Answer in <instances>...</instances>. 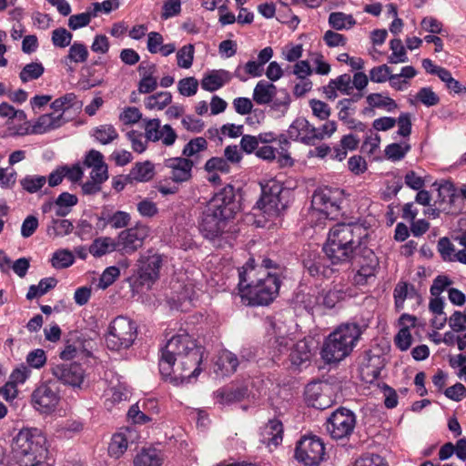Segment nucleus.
Here are the masks:
<instances>
[{
	"label": "nucleus",
	"mask_w": 466,
	"mask_h": 466,
	"mask_svg": "<svg viewBox=\"0 0 466 466\" xmlns=\"http://www.w3.org/2000/svg\"><path fill=\"white\" fill-rule=\"evenodd\" d=\"M449 326L453 332L466 330V313L456 310L449 318Z\"/></svg>",
	"instance_id": "nucleus-63"
},
{
	"label": "nucleus",
	"mask_w": 466,
	"mask_h": 466,
	"mask_svg": "<svg viewBox=\"0 0 466 466\" xmlns=\"http://www.w3.org/2000/svg\"><path fill=\"white\" fill-rule=\"evenodd\" d=\"M366 102L374 108L384 109L387 112H393L398 108V104L391 97L382 93H370L366 96Z\"/></svg>",
	"instance_id": "nucleus-33"
},
{
	"label": "nucleus",
	"mask_w": 466,
	"mask_h": 466,
	"mask_svg": "<svg viewBox=\"0 0 466 466\" xmlns=\"http://www.w3.org/2000/svg\"><path fill=\"white\" fill-rule=\"evenodd\" d=\"M57 284L55 278L42 279L38 285H31L26 294V299L31 300L35 298L41 297L54 289Z\"/></svg>",
	"instance_id": "nucleus-42"
},
{
	"label": "nucleus",
	"mask_w": 466,
	"mask_h": 466,
	"mask_svg": "<svg viewBox=\"0 0 466 466\" xmlns=\"http://www.w3.org/2000/svg\"><path fill=\"white\" fill-rule=\"evenodd\" d=\"M31 400L35 410L49 413L56 407L59 397L48 384L42 383L33 391Z\"/></svg>",
	"instance_id": "nucleus-19"
},
{
	"label": "nucleus",
	"mask_w": 466,
	"mask_h": 466,
	"mask_svg": "<svg viewBox=\"0 0 466 466\" xmlns=\"http://www.w3.org/2000/svg\"><path fill=\"white\" fill-rule=\"evenodd\" d=\"M391 55L389 56V62L390 64L404 63L408 61L405 48L402 42L399 38H394L390 43Z\"/></svg>",
	"instance_id": "nucleus-47"
},
{
	"label": "nucleus",
	"mask_w": 466,
	"mask_h": 466,
	"mask_svg": "<svg viewBox=\"0 0 466 466\" xmlns=\"http://www.w3.org/2000/svg\"><path fill=\"white\" fill-rule=\"evenodd\" d=\"M149 228L146 225H137L122 230L117 238V250L126 254L134 253L142 247L145 239L148 237Z\"/></svg>",
	"instance_id": "nucleus-14"
},
{
	"label": "nucleus",
	"mask_w": 466,
	"mask_h": 466,
	"mask_svg": "<svg viewBox=\"0 0 466 466\" xmlns=\"http://www.w3.org/2000/svg\"><path fill=\"white\" fill-rule=\"evenodd\" d=\"M260 186L261 197L257 202L256 208L268 218L278 217L286 207L281 199L282 184L276 179H269L265 183H260Z\"/></svg>",
	"instance_id": "nucleus-8"
},
{
	"label": "nucleus",
	"mask_w": 466,
	"mask_h": 466,
	"mask_svg": "<svg viewBox=\"0 0 466 466\" xmlns=\"http://www.w3.org/2000/svg\"><path fill=\"white\" fill-rule=\"evenodd\" d=\"M11 453L19 466H38L47 459L46 438L37 428H23L12 440Z\"/></svg>",
	"instance_id": "nucleus-4"
},
{
	"label": "nucleus",
	"mask_w": 466,
	"mask_h": 466,
	"mask_svg": "<svg viewBox=\"0 0 466 466\" xmlns=\"http://www.w3.org/2000/svg\"><path fill=\"white\" fill-rule=\"evenodd\" d=\"M342 201V191L339 189L319 188L312 196L311 207L327 218L335 219L339 214Z\"/></svg>",
	"instance_id": "nucleus-9"
},
{
	"label": "nucleus",
	"mask_w": 466,
	"mask_h": 466,
	"mask_svg": "<svg viewBox=\"0 0 466 466\" xmlns=\"http://www.w3.org/2000/svg\"><path fill=\"white\" fill-rule=\"evenodd\" d=\"M438 250L445 261H454L455 248L451 240L444 237L438 241Z\"/></svg>",
	"instance_id": "nucleus-62"
},
{
	"label": "nucleus",
	"mask_w": 466,
	"mask_h": 466,
	"mask_svg": "<svg viewBox=\"0 0 466 466\" xmlns=\"http://www.w3.org/2000/svg\"><path fill=\"white\" fill-rule=\"evenodd\" d=\"M195 47L192 44L182 46L177 52V66L181 68L191 67L194 60Z\"/></svg>",
	"instance_id": "nucleus-48"
},
{
	"label": "nucleus",
	"mask_w": 466,
	"mask_h": 466,
	"mask_svg": "<svg viewBox=\"0 0 466 466\" xmlns=\"http://www.w3.org/2000/svg\"><path fill=\"white\" fill-rule=\"evenodd\" d=\"M93 137L103 145H107L118 137L116 129L112 125H100L93 129Z\"/></svg>",
	"instance_id": "nucleus-41"
},
{
	"label": "nucleus",
	"mask_w": 466,
	"mask_h": 466,
	"mask_svg": "<svg viewBox=\"0 0 466 466\" xmlns=\"http://www.w3.org/2000/svg\"><path fill=\"white\" fill-rule=\"evenodd\" d=\"M69 121L63 114H56L55 111L50 114H44L38 117L32 127V133L45 134L57 129Z\"/></svg>",
	"instance_id": "nucleus-21"
},
{
	"label": "nucleus",
	"mask_w": 466,
	"mask_h": 466,
	"mask_svg": "<svg viewBox=\"0 0 466 466\" xmlns=\"http://www.w3.org/2000/svg\"><path fill=\"white\" fill-rule=\"evenodd\" d=\"M238 292L250 306H266L278 296L281 280L276 274L254 265L249 259L238 269Z\"/></svg>",
	"instance_id": "nucleus-3"
},
{
	"label": "nucleus",
	"mask_w": 466,
	"mask_h": 466,
	"mask_svg": "<svg viewBox=\"0 0 466 466\" xmlns=\"http://www.w3.org/2000/svg\"><path fill=\"white\" fill-rule=\"evenodd\" d=\"M208 149V141L205 137H198L190 139L182 150V156L185 158L194 159L195 164L198 163L199 154Z\"/></svg>",
	"instance_id": "nucleus-31"
},
{
	"label": "nucleus",
	"mask_w": 466,
	"mask_h": 466,
	"mask_svg": "<svg viewBox=\"0 0 466 466\" xmlns=\"http://www.w3.org/2000/svg\"><path fill=\"white\" fill-rule=\"evenodd\" d=\"M366 229L355 223H338L329 229L322 250L324 256L309 255L303 260L309 274L315 278L329 279L337 270L334 266L349 262L360 246Z\"/></svg>",
	"instance_id": "nucleus-1"
},
{
	"label": "nucleus",
	"mask_w": 466,
	"mask_h": 466,
	"mask_svg": "<svg viewBox=\"0 0 466 466\" xmlns=\"http://www.w3.org/2000/svg\"><path fill=\"white\" fill-rule=\"evenodd\" d=\"M416 295V290L412 285L406 282H399L393 292L395 306L398 309L403 308L404 301L407 298H412Z\"/></svg>",
	"instance_id": "nucleus-44"
},
{
	"label": "nucleus",
	"mask_w": 466,
	"mask_h": 466,
	"mask_svg": "<svg viewBox=\"0 0 466 466\" xmlns=\"http://www.w3.org/2000/svg\"><path fill=\"white\" fill-rule=\"evenodd\" d=\"M362 334L361 328L356 323L339 326L324 340L321 358L327 363H336L349 356Z\"/></svg>",
	"instance_id": "nucleus-5"
},
{
	"label": "nucleus",
	"mask_w": 466,
	"mask_h": 466,
	"mask_svg": "<svg viewBox=\"0 0 466 466\" xmlns=\"http://www.w3.org/2000/svg\"><path fill=\"white\" fill-rule=\"evenodd\" d=\"M161 266L160 255L151 252L142 255L138 260L137 284L149 289L158 279Z\"/></svg>",
	"instance_id": "nucleus-13"
},
{
	"label": "nucleus",
	"mask_w": 466,
	"mask_h": 466,
	"mask_svg": "<svg viewBox=\"0 0 466 466\" xmlns=\"http://www.w3.org/2000/svg\"><path fill=\"white\" fill-rule=\"evenodd\" d=\"M247 395L245 388H223L215 392V397L220 404H231L242 400Z\"/></svg>",
	"instance_id": "nucleus-32"
},
{
	"label": "nucleus",
	"mask_w": 466,
	"mask_h": 466,
	"mask_svg": "<svg viewBox=\"0 0 466 466\" xmlns=\"http://www.w3.org/2000/svg\"><path fill=\"white\" fill-rule=\"evenodd\" d=\"M82 107V102L77 100L76 96L74 93H66V95L55 99L51 104V108L56 114H66L70 109L80 110Z\"/></svg>",
	"instance_id": "nucleus-25"
},
{
	"label": "nucleus",
	"mask_w": 466,
	"mask_h": 466,
	"mask_svg": "<svg viewBox=\"0 0 466 466\" xmlns=\"http://www.w3.org/2000/svg\"><path fill=\"white\" fill-rule=\"evenodd\" d=\"M199 231L209 241L228 239L234 233V220L205 207L198 221Z\"/></svg>",
	"instance_id": "nucleus-6"
},
{
	"label": "nucleus",
	"mask_w": 466,
	"mask_h": 466,
	"mask_svg": "<svg viewBox=\"0 0 466 466\" xmlns=\"http://www.w3.org/2000/svg\"><path fill=\"white\" fill-rule=\"evenodd\" d=\"M73 35L66 28L59 27L52 32V43L55 46L65 48L70 45Z\"/></svg>",
	"instance_id": "nucleus-55"
},
{
	"label": "nucleus",
	"mask_w": 466,
	"mask_h": 466,
	"mask_svg": "<svg viewBox=\"0 0 466 466\" xmlns=\"http://www.w3.org/2000/svg\"><path fill=\"white\" fill-rule=\"evenodd\" d=\"M88 50L86 46L79 42H75L70 46L68 54L63 59V63L68 65L69 63H85L88 57Z\"/></svg>",
	"instance_id": "nucleus-38"
},
{
	"label": "nucleus",
	"mask_w": 466,
	"mask_h": 466,
	"mask_svg": "<svg viewBox=\"0 0 466 466\" xmlns=\"http://www.w3.org/2000/svg\"><path fill=\"white\" fill-rule=\"evenodd\" d=\"M346 297V289L343 284L339 283L332 289L324 292L320 296L321 304L328 309H332L335 305L343 300Z\"/></svg>",
	"instance_id": "nucleus-35"
},
{
	"label": "nucleus",
	"mask_w": 466,
	"mask_h": 466,
	"mask_svg": "<svg viewBox=\"0 0 466 466\" xmlns=\"http://www.w3.org/2000/svg\"><path fill=\"white\" fill-rule=\"evenodd\" d=\"M207 208L218 212L219 216H224L235 220L237 213L240 209V204L237 200L235 188L231 185H227L207 203Z\"/></svg>",
	"instance_id": "nucleus-12"
},
{
	"label": "nucleus",
	"mask_w": 466,
	"mask_h": 466,
	"mask_svg": "<svg viewBox=\"0 0 466 466\" xmlns=\"http://www.w3.org/2000/svg\"><path fill=\"white\" fill-rule=\"evenodd\" d=\"M290 101V96L289 95V93L286 92L285 90H282L279 96L276 95L272 98V101L270 102V107L272 110L277 111L281 115H284L289 107Z\"/></svg>",
	"instance_id": "nucleus-54"
},
{
	"label": "nucleus",
	"mask_w": 466,
	"mask_h": 466,
	"mask_svg": "<svg viewBox=\"0 0 466 466\" xmlns=\"http://www.w3.org/2000/svg\"><path fill=\"white\" fill-rule=\"evenodd\" d=\"M172 102V95L170 92L162 91L148 96L145 99V106L147 109L162 110Z\"/></svg>",
	"instance_id": "nucleus-40"
},
{
	"label": "nucleus",
	"mask_w": 466,
	"mask_h": 466,
	"mask_svg": "<svg viewBox=\"0 0 466 466\" xmlns=\"http://www.w3.org/2000/svg\"><path fill=\"white\" fill-rule=\"evenodd\" d=\"M289 357L291 364L298 367L309 361L311 351L308 341L301 339L293 343Z\"/></svg>",
	"instance_id": "nucleus-27"
},
{
	"label": "nucleus",
	"mask_w": 466,
	"mask_h": 466,
	"mask_svg": "<svg viewBox=\"0 0 466 466\" xmlns=\"http://www.w3.org/2000/svg\"><path fill=\"white\" fill-rule=\"evenodd\" d=\"M223 375H228L236 371L238 360L235 354L228 350L222 351L216 362Z\"/></svg>",
	"instance_id": "nucleus-39"
},
{
	"label": "nucleus",
	"mask_w": 466,
	"mask_h": 466,
	"mask_svg": "<svg viewBox=\"0 0 466 466\" xmlns=\"http://www.w3.org/2000/svg\"><path fill=\"white\" fill-rule=\"evenodd\" d=\"M399 78V75H392L391 69L387 65H380L378 66H374L370 71V80L373 83H385L386 81H390V86L397 89L401 90L400 86H397V79Z\"/></svg>",
	"instance_id": "nucleus-28"
},
{
	"label": "nucleus",
	"mask_w": 466,
	"mask_h": 466,
	"mask_svg": "<svg viewBox=\"0 0 466 466\" xmlns=\"http://www.w3.org/2000/svg\"><path fill=\"white\" fill-rule=\"evenodd\" d=\"M117 249L116 243L111 238L104 237L96 238L90 245L88 251L96 258H100L106 253Z\"/></svg>",
	"instance_id": "nucleus-36"
},
{
	"label": "nucleus",
	"mask_w": 466,
	"mask_h": 466,
	"mask_svg": "<svg viewBox=\"0 0 466 466\" xmlns=\"http://www.w3.org/2000/svg\"><path fill=\"white\" fill-rule=\"evenodd\" d=\"M155 176V166L152 162L146 160L136 163L128 173L129 179L136 182H147Z\"/></svg>",
	"instance_id": "nucleus-26"
},
{
	"label": "nucleus",
	"mask_w": 466,
	"mask_h": 466,
	"mask_svg": "<svg viewBox=\"0 0 466 466\" xmlns=\"http://www.w3.org/2000/svg\"><path fill=\"white\" fill-rule=\"evenodd\" d=\"M164 458L157 449H144L134 459V466H161Z\"/></svg>",
	"instance_id": "nucleus-30"
},
{
	"label": "nucleus",
	"mask_w": 466,
	"mask_h": 466,
	"mask_svg": "<svg viewBox=\"0 0 466 466\" xmlns=\"http://www.w3.org/2000/svg\"><path fill=\"white\" fill-rule=\"evenodd\" d=\"M45 67L40 62H32L25 65L19 73V78L23 83L36 80L43 76Z\"/></svg>",
	"instance_id": "nucleus-43"
},
{
	"label": "nucleus",
	"mask_w": 466,
	"mask_h": 466,
	"mask_svg": "<svg viewBox=\"0 0 466 466\" xmlns=\"http://www.w3.org/2000/svg\"><path fill=\"white\" fill-rule=\"evenodd\" d=\"M127 137L128 140L131 142L132 148L135 152L142 153L147 147L148 140L145 137V134L131 130L127 132Z\"/></svg>",
	"instance_id": "nucleus-56"
},
{
	"label": "nucleus",
	"mask_w": 466,
	"mask_h": 466,
	"mask_svg": "<svg viewBox=\"0 0 466 466\" xmlns=\"http://www.w3.org/2000/svg\"><path fill=\"white\" fill-rule=\"evenodd\" d=\"M133 431L129 428H122L115 433L108 446L110 456L119 458L127 451L128 442L132 438Z\"/></svg>",
	"instance_id": "nucleus-23"
},
{
	"label": "nucleus",
	"mask_w": 466,
	"mask_h": 466,
	"mask_svg": "<svg viewBox=\"0 0 466 466\" xmlns=\"http://www.w3.org/2000/svg\"><path fill=\"white\" fill-rule=\"evenodd\" d=\"M324 456L325 447L319 438L304 436L298 441L295 457L303 466H319Z\"/></svg>",
	"instance_id": "nucleus-10"
},
{
	"label": "nucleus",
	"mask_w": 466,
	"mask_h": 466,
	"mask_svg": "<svg viewBox=\"0 0 466 466\" xmlns=\"http://www.w3.org/2000/svg\"><path fill=\"white\" fill-rule=\"evenodd\" d=\"M329 23L336 30L350 28L356 24V20L351 15L342 12H334L329 15Z\"/></svg>",
	"instance_id": "nucleus-45"
},
{
	"label": "nucleus",
	"mask_w": 466,
	"mask_h": 466,
	"mask_svg": "<svg viewBox=\"0 0 466 466\" xmlns=\"http://www.w3.org/2000/svg\"><path fill=\"white\" fill-rule=\"evenodd\" d=\"M354 466H388V463L381 456L371 453L357 460Z\"/></svg>",
	"instance_id": "nucleus-64"
},
{
	"label": "nucleus",
	"mask_w": 466,
	"mask_h": 466,
	"mask_svg": "<svg viewBox=\"0 0 466 466\" xmlns=\"http://www.w3.org/2000/svg\"><path fill=\"white\" fill-rule=\"evenodd\" d=\"M202 348L186 331L171 337L161 348L159 372L166 381L174 385L188 382L201 372Z\"/></svg>",
	"instance_id": "nucleus-2"
},
{
	"label": "nucleus",
	"mask_w": 466,
	"mask_h": 466,
	"mask_svg": "<svg viewBox=\"0 0 466 466\" xmlns=\"http://www.w3.org/2000/svg\"><path fill=\"white\" fill-rule=\"evenodd\" d=\"M78 198L76 195L68 192L61 193L56 199V216L59 218L67 216L71 212L72 208L76 206Z\"/></svg>",
	"instance_id": "nucleus-34"
},
{
	"label": "nucleus",
	"mask_w": 466,
	"mask_h": 466,
	"mask_svg": "<svg viewBox=\"0 0 466 466\" xmlns=\"http://www.w3.org/2000/svg\"><path fill=\"white\" fill-rule=\"evenodd\" d=\"M329 385L321 381L310 382L305 389V400L309 406L318 410H325L330 406L331 399L329 396Z\"/></svg>",
	"instance_id": "nucleus-18"
},
{
	"label": "nucleus",
	"mask_w": 466,
	"mask_h": 466,
	"mask_svg": "<svg viewBox=\"0 0 466 466\" xmlns=\"http://www.w3.org/2000/svg\"><path fill=\"white\" fill-rule=\"evenodd\" d=\"M73 228V223L68 219L52 218L46 228V233L52 238L64 237L70 234Z\"/></svg>",
	"instance_id": "nucleus-37"
},
{
	"label": "nucleus",
	"mask_w": 466,
	"mask_h": 466,
	"mask_svg": "<svg viewBox=\"0 0 466 466\" xmlns=\"http://www.w3.org/2000/svg\"><path fill=\"white\" fill-rule=\"evenodd\" d=\"M260 441L267 446H278L283 438V425L279 420L273 419L261 429Z\"/></svg>",
	"instance_id": "nucleus-22"
},
{
	"label": "nucleus",
	"mask_w": 466,
	"mask_h": 466,
	"mask_svg": "<svg viewBox=\"0 0 466 466\" xmlns=\"http://www.w3.org/2000/svg\"><path fill=\"white\" fill-rule=\"evenodd\" d=\"M51 372L59 381L73 388L80 389L85 380V370L78 363L54 365Z\"/></svg>",
	"instance_id": "nucleus-16"
},
{
	"label": "nucleus",
	"mask_w": 466,
	"mask_h": 466,
	"mask_svg": "<svg viewBox=\"0 0 466 466\" xmlns=\"http://www.w3.org/2000/svg\"><path fill=\"white\" fill-rule=\"evenodd\" d=\"M164 166L170 170L173 182L183 183L191 178L195 160L184 157H170L164 161Z\"/></svg>",
	"instance_id": "nucleus-20"
},
{
	"label": "nucleus",
	"mask_w": 466,
	"mask_h": 466,
	"mask_svg": "<svg viewBox=\"0 0 466 466\" xmlns=\"http://www.w3.org/2000/svg\"><path fill=\"white\" fill-rule=\"evenodd\" d=\"M75 261L71 251L60 249L53 254L51 258L52 266L56 268H66L70 267Z\"/></svg>",
	"instance_id": "nucleus-49"
},
{
	"label": "nucleus",
	"mask_w": 466,
	"mask_h": 466,
	"mask_svg": "<svg viewBox=\"0 0 466 466\" xmlns=\"http://www.w3.org/2000/svg\"><path fill=\"white\" fill-rule=\"evenodd\" d=\"M410 149V146L409 144L392 143L386 147L385 155L388 159L399 161L406 156Z\"/></svg>",
	"instance_id": "nucleus-51"
},
{
	"label": "nucleus",
	"mask_w": 466,
	"mask_h": 466,
	"mask_svg": "<svg viewBox=\"0 0 466 466\" xmlns=\"http://www.w3.org/2000/svg\"><path fill=\"white\" fill-rule=\"evenodd\" d=\"M92 17H95L92 15V10H87L85 13L71 15L68 19V26L72 30L86 26L90 23Z\"/></svg>",
	"instance_id": "nucleus-60"
},
{
	"label": "nucleus",
	"mask_w": 466,
	"mask_h": 466,
	"mask_svg": "<svg viewBox=\"0 0 466 466\" xmlns=\"http://www.w3.org/2000/svg\"><path fill=\"white\" fill-rule=\"evenodd\" d=\"M137 336V324L127 317L118 316L108 327L106 344L109 350L118 351L131 347Z\"/></svg>",
	"instance_id": "nucleus-7"
},
{
	"label": "nucleus",
	"mask_w": 466,
	"mask_h": 466,
	"mask_svg": "<svg viewBox=\"0 0 466 466\" xmlns=\"http://www.w3.org/2000/svg\"><path fill=\"white\" fill-rule=\"evenodd\" d=\"M198 88V81L193 76L182 78L177 83L178 92L184 96H192L196 95Z\"/></svg>",
	"instance_id": "nucleus-53"
},
{
	"label": "nucleus",
	"mask_w": 466,
	"mask_h": 466,
	"mask_svg": "<svg viewBox=\"0 0 466 466\" xmlns=\"http://www.w3.org/2000/svg\"><path fill=\"white\" fill-rule=\"evenodd\" d=\"M356 426L354 412L344 407L337 409L331 413L326 422V430L332 439L342 440L349 438Z\"/></svg>",
	"instance_id": "nucleus-11"
},
{
	"label": "nucleus",
	"mask_w": 466,
	"mask_h": 466,
	"mask_svg": "<svg viewBox=\"0 0 466 466\" xmlns=\"http://www.w3.org/2000/svg\"><path fill=\"white\" fill-rule=\"evenodd\" d=\"M231 79L230 73L224 69L212 70L201 80V87L204 90L214 92L221 88Z\"/></svg>",
	"instance_id": "nucleus-24"
},
{
	"label": "nucleus",
	"mask_w": 466,
	"mask_h": 466,
	"mask_svg": "<svg viewBox=\"0 0 466 466\" xmlns=\"http://www.w3.org/2000/svg\"><path fill=\"white\" fill-rule=\"evenodd\" d=\"M309 106L313 115L319 120H327L331 114L330 106L321 100L311 99L309 101Z\"/></svg>",
	"instance_id": "nucleus-57"
},
{
	"label": "nucleus",
	"mask_w": 466,
	"mask_h": 466,
	"mask_svg": "<svg viewBox=\"0 0 466 466\" xmlns=\"http://www.w3.org/2000/svg\"><path fill=\"white\" fill-rule=\"evenodd\" d=\"M438 185V196L435 200V205L443 207L446 205L448 197H452L454 191V184L450 180H443L440 184L435 182L433 186Z\"/></svg>",
	"instance_id": "nucleus-50"
},
{
	"label": "nucleus",
	"mask_w": 466,
	"mask_h": 466,
	"mask_svg": "<svg viewBox=\"0 0 466 466\" xmlns=\"http://www.w3.org/2000/svg\"><path fill=\"white\" fill-rule=\"evenodd\" d=\"M277 95V87L271 83L261 80L253 91V100L258 105L269 104Z\"/></svg>",
	"instance_id": "nucleus-29"
},
{
	"label": "nucleus",
	"mask_w": 466,
	"mask_h": 466,
	"mask_svg": "<svg viewBox=\"0 0 466 466\" xmlns=\"http://www.w3.org/2000/svg\"><path fill=\"white\" fill-rule=\"evenodd\" d=\"M143 123L145 137L148 142L161 141L166 147H171L175 144L177 135L170 125L166 124L161 127L158 118H145Z\"/></svg>",
	"instance_id": "nucleus-15"
},
{
	"label": "nucleus",
	"mask_w": 466,
	"mask_h": 466,
	"mask_svg": "<svg viewBox=\"0 0 466 466\" xmlns=\"http://www.w3.org/2000/svg\"><path fill=\"white\" fill-rule=\"evenodd\" d=\"M205 169L208 172L220 171L227 174L230 172V165L226 158L214 157L206 162Z\"/></svg>",
	"instance_id": "nucleus-59"
},
{
	"label": "nucleus",
	"mask_w": 466,
	"mask_h": 466,
	"mask_svg": "<svg viewBox=\"0 0 466 466\" xmlns=\"http://www.w3.org/2000/svg\"><path fill=\"white\" fill-rule=\"evenodd\" d=\"M383 363L380 356H370L367 362L363 364L362 371L372 379H377L380 375Z\"/></svg>",
	"instance_id": "nucleus-52"
},
{
	"label": "nucleus",
	"mask_w": 466,
	"mask_h": 466,
	"mask_svg": "<svg viewBox=\"0 0 466 466\" xmlns=\"http://www.w3.org/2000/svg\"><path fill=\"white\" fill-rule=\"evenodd\" d=\"M289 137L308 146L317 143V127L311 125L305 117H297L288 129ZM319 137H320L319 136Z\"/></svg>",
	"instance_id": "nucleus-17"
},
{
	"label": "nucleus",
	"mask_w": 466,
	"mask_h": 466,
	"mask_svg": "<svg viewBox=\"0 0 466 466\" xmlns=\"http://www.w3.org/2000/svg\"><path fill=\"white\" fill-rule=\"evenodd\" d=\"M46 183V177L39 175H27L20 180L21 187L30 194L38 192Z\"/></svg>",
	"instance_id": "nucleus-46"
},
{
	"label": "nucleus",
	"mask_w": 466,
	"mask_h": 466,
	"mask_svg": "<svg viewBox=\"0 0 466 466\" xmlns=\"http://www.w3.org/2000/svg\"><path fill=\"white\" fill-rule=\"evenodd\" d=\"M120 275V270L115 266L106 268L99 278L98 287L106 289L112 285Z\"/></svg>",
	"instance_id": "nucleus-58"
},
{
	"label": "nucleus",
	"mask_w": 466,
	"mask_h": 466,
	"mask_svg": "<svg viewBox=\"0 0 466 466\" xmlns=\"http://www.w3.org/2000/svg\"><path fill=\"white\" fill-rule=\"evenodd\" d=\"M255 267L262 268L266 271H270L271 273L276 274L279 279H280V277L286 272V267L283 264L268 257L263 258L261 264L259 266L255 265Z\"/></svg>",
	"instance_id": "nucleus-61"
}]
</instances>
